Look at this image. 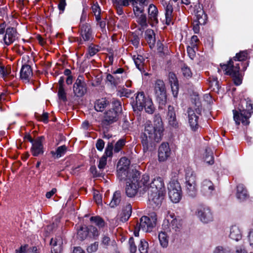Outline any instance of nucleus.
I'll return each mask as SVG.
<instances>
[{
    "label": "nucleus",
    "instance_id": "1",
    "mask_svg": "<svg viewBox=\"0 0 253 253\" xmlns=\"http://www.w3.org/2000/svg\"><path fill=\"white\" fill-rule=\"evenodd\" d=\"M139 175L137 172L132 174V179H130V182H127L126 187V195L129 197H133L139 192L140 194H143L147 191V187L146 183L149 180V176L147 174L142 175L140 180L138 179Z\"/></svg>",
    "mask_w": 253,
    "mask_h": 253
},
{
    "label": "nucleus",
    "instance_id": "2",
    "mask_svg": "<svg viewBox=\"0 0 253 253\" xmlns=\"http://www.w3.org/2000/svg\"><path fill=\"white\" fill-rule=\"evenodd\" d=\"M152 127H145L144 132L141 136V143L144 152L152 151L155 147V143L160 142L162 137L153 133Z\"/></svg>",
    "mask_w": 253,
    "mask_h": 253
},
{
    "label": "nucleus",
    "instance_id": "3",
    "mask_svg": "<svg viewBox=\"0 0 253 253\" xmlns=\"http://www.w3.org/2000/svg\"><path fill=\"white\" fill-rule=\"evenodd\" d=\"M121 111L122 106L120 103L118 101L115 102L114 106L104 113L100 124L101 126L107 128L110 125L117 122Z\"/></svg>",
    "mask_w": 253,
    "mask_h": 253
},
{
    "label": "nucleus",
    "instance_id": "4",
    "mask_svg": "<svg viewBox=\"0 0 253 253\" xmlns=\"http://www.w3.org/2000/svg\"><path fill=\"white\" fill-rule=\"evenodd\" d=\"M163 229L172 235H176L179 233L182 228L181 220L176 218L174 214H170L164 221L163 224Z\"/></svg>",
    "mask_w": 253,
    "mask_h": 253
},
{
    "label": "nucleus",
    "instance_id": "5",
    "mask_svg": "<svg viewBox=\"0 0 253 253\" xmlns=\"http://www.w3.org/2000/svg\"><path fill=\"white\" fill-rule=\"evenodd\" d=\"M202 108L200 102H196L192 108H189L187 110L188 123L191 129L195 131L199 127V118L201 115Z\"/></svg>",
    "mask_w": 253,
    "mask_h": 253
},
{
    "label": "nucleus",
    "instance_id": "6",
    "mask_svg": "<svg viewBox=\"0 0 253 253\" xmlns=\"http://www.w3.org/2000/svg\"><path fill=\"white\" fill-rule=\"evenodd\" d=\"M246 109L233 110V119L237 125H239L241 123L243 125H248L250 123L249 118L251 116L252 112L251 110L253 109V105L251 103L247 106Z\"/></svg>",
    "mask_w": 253,
    "mask_h": 253
},
{
    "label": "nucleus",
    "instance_id": "7",
    "mask_svg": "<svg viewBox=\"0 0 253 253\" xmlns=\"http://www.w3.org/2000/svg\"><path fill=\"white\" fill-rule=\"evenodd\" d=\"M157 220V215L154 212L151 213L150 217L143 216L140 218V222L137 223L138 229L145 232H151L156 226Z\"/></svg>",
    "mask_w": 253,
    "mask_h": 253
},
{
    "label": "nucleus",
    "instance_id": "8",
    "mask_svg": "<svg viewBox=\"0 0 253 253\" xmlns=\"http://www.w3.org/2000/svg\"><path fill=\"white\" fill-rule=\"evenodd\" d=\"M154 89L157 100L160 104H165L167 101V95L164 82L160 80H157L155 83Z\"/></svg>",
    "mask_w": 253,
    "mask_h": 253
},
{
    "label": "nucleus",
    "instance_id": "9",
    "mask_svg": "<svg viewBox=\"0 0 253 253\" xmlns=\"http://www.w3.org/2000/svg\"><path fill=\"white\" fill-rule=\"evenodd\" d=\"M74 95L78 97L83 96L87 91L86 84L83 76H79L73 85Z\"/></svg>",
    "mask_w": 253,
    "mask_h": 253
},
{
    "label": "nucleus",
    "instance_id": "10",
    "mask_svg": "<svg viewBox=\"0 0 253 253\" xmlns=\"http://www.w3.org/2000/svg\"><path fill=\"white\" fill-rule=\"evenodd\" d=\"M146 183L147 187V191L152 192H165V187L163 178L160 176H157L153 179L151 183L148 185Z\"/></svg>",
    "mask_w": 253,
    "mask_h": 253
},
{
    "label": "nucleus",
    "instance_id": "11",
    "mask_svg": "<svg viewBox=\"0 0 253 253\" xmlns=\"http://www.w3.org/2000/svg\"><path fill=\"white\" fill-rule=\"evenodd\" d=\"M148 126H151L152 127V133L157 134V135H160L161 137H162L164 127L162 118L160 114H158L155 115L153 125L151 124L150 122L146 123L145 127Z\"/></svg>",
    "mask_w": 253,
    "mask_h": 253
},
{
    "label": "nucleus",
    "instance_id": "12",
    "mask_svg": "<svg viewBox=\"0 0 253 253\" xmlns=\"http://www.w3.org/2000/svg\"><path fill=\"white\" fill-rule=\"evenodd\" d=\"M150 205L153 209H159L164 199L165 192H148Z\"/></svg>",
    "mask_w": 253,
    "mask_h": 253
},
{
    "label": "nucleus",
    "instance_id": "13",
    "mask_svg": "<svg viewBox=\"0 0 253 253\" xmlns=\"http://www.w3.org/2000/svg\"><path fill=\"white\" fill-rule=\"evenodd\" d=\"M147 98L145 96L143 92H138L135 97V100L132 104L133 111L137 112V113H139L142 111L144 105L147 101Z\"/></svg>",
    "mask_w": 253,
    "mask_h": 253
},
{
    "label": "nucleus",
    "instance_id": "14",
    "mask_svg": "<svg viewBox=\"0 0 253 253\" xmlns=\"http://www.w3.org/2000/svg\"><path fill=\"white\" fill-rule=\"evenodd\" d=\"M197 214L201 220L204 223H208L212 220V214L208 207H200L198 210Z\"/></svg>",
    "mask_w": 253,
    "mask_h": 253
},
{
    "label": "nucleus",
    "instance_id": "15",
    "mask_svg": "<svg viewBox=\"0 0 253 253\" xmlns=\"http://www.w3.org/2000/svg\"><path fill=\"white\" fill-rule=\"evenodd\" d=\"M221 68L225 71L226 75H236L239 74L240 66L239 64L235 65L233 64L232 59L230 60L227 64H220Z\"/></svg>",
    "mask_w": 253,
    "mask_h": 253
},
{
    "label": "nucleus",
    "instance_id": "16",
    "mask_svg": "<svg viewBox=\"0 0 253 253\" xmlns=\"http://www.w3.org/2000/svg\"><path fill=\"white\" fill-rule=\"evenodd\" d=\"M170 155V149L168 143H163L161 144L158 150V158L159 161L164 162L167 160Z\"/></svg>",
    "mask_w": 253,
    "mask_h": 253
},
{
    "label": "nucleus",
    "instance_id": "17",
    "mask_svg": "<svg viewBox=\"0 0 253 253\" xmlns=\"http://www.w3.org/2000/svg\"><path fill=\"white\" fill-rule=\"evenodd\" d=\"M17 33L16 29L12 27H9L6 29L5 34L3 38L4 43L9 45L13 43L17 38Z\"/></svg>",
    "mask_w": 253,
    "mask_h": 253
},
{
    "label": "nucleus",
    "instance_id": "18",
    "mask_svg": "<svg viewBox=\"0 0 253 253\" xmlns=\"http://www.w3.org/2000/svg\"><path fill=\"white\" fill-rule=\"evenodd\" d=\"M42 136L38 137L32 143V147L31 151L34 156L37 157L43 153V145L42 144Z\"/></svg>",
    "mask_w": 253,
    "mask_h": 253
},
{
    "label": "nucleus",
    "instance_id": "19",
    "mask_svg": "<svg viewBox=\"0 0 253 253\" xmlns=\"http://www.w3.org/2000/svg\"><path fill=\"white\" fill-rule=\"evenodd\" d=\"M163 5L164 6L165 11L166 23L169 25L171 22L173 17V6L170 1L169 2L163 1Z\"/></svg>",
    "mask_w": 253,
    "mask_h": 253
},
{
    "label": "nucleus",
    "instance_id": "20",
    "mask_svg": "<svg viewBox=\"0 0 253 253\" xmlns=\"http://www.w3.org/2000/svg\"><path fill=\"white\" fill-rule=\"evenodd\" d=\"M169 79L170 84L171 91L174 97H176L179 90L178 81L175 74L170 72L169 74Z\"/></svg>",
    "mask_w": 253,
    "mask_h": 253
},
{
    "label": "nucleus",
    "instance_id": "21",
    "mask_svg": "<svg viewBox=\"0 0 253 253\" xmlns=\"http://www.w3.org/2000/svg\"><path fill=\"white\" fill-rule=\"evenodd\" d=\"M196 19L194 20L197 21L201 25H205L208 20V17L206 14L203 8L200 5L196 7L195 10Z\"/></svg>",
    "mask_w": 253,
    "mask_h": 253
},
{
    "label": "nucleus",
    "instance_id": "22",
    "mask_svg": "<svg viewBox=\"0 0 253 253\" xmlns=\"http://www.w3.org/2000/svg\"><path fill=\"white\" fill-rule=\"evenodd\" d=\"M110 106V102L106 98L99 99L94 103V109L97 112H103Z\"/></svg>",
    "mask_w": 253,
    "mask_h": 253
},
{
    "label": "nucleus",
    "instance_id": "23",
    "mask_svg": "<svg viewBox=\"0 0 253 253\" xmlns=\"http://www.w3.org/2000/svg\"><path fill=\"white\" fill-rule=\"evenodd\" d=\"M81 35L84 41H89L93 39L92 30L89 24H83L81 26Z\"/></svg>",
    "mask_w": 253,
    "mask_h": 253
},
{
    "label": "nucleus",
    "instance_id": "24",
    "mask_svg": "<svg viewBox=\"0 0 253 253\" xmlns=\"http://www.w3.org/2000/svg\"><path fill=\"white\" fill-rule=\"evenodd\" d=\"M33 76V72L31 66L27 64L23 65L20 70V78L29 82Z\"/></svg>",
    "mask_w": 253,
    "mask_h": 253
},
{
    "label": "nucleus",
    "instance_id": "25",
    "mask_svg": "<svg viewBox=\"0 0 253 253\" xmlns=\"http://www.w3.org/2000/svg\"><path fill=\"white\" fill-rule=\"evenodd\" d=\"M167 118L170 126L174 127L177 126L178 123L176 121L175 113L173 106H169Z\"/></svg>",
    "mask_w": 253,
    "mask_h": 253
},
{
    "label": "nucleus",
    "instance_id": "26",
    "mask_svg": "<svg viewBox=\"0 0 253 253\" xmlns=\"http://www.w3.org/2000/svg\"><path fill=\"white\" fill-rule=\"evenodd\" d=\"M133 59L137 68L142 73H144L145 75H148V74L147 73H145V65L144 64L145 59L144 57L140 55H137V56L134 55L133 56Z\"/></svg>",
    "mask_w": 253,
    "mask_h": 253
},
{
    "label": "nucleus",
    "instance_id": "27",
    "mask_svg": "<svg viewBox=\"0 0 253 253\" xmlns=\"http://www.w3.org/2000/svg\"><path fill=\"white\" fill-rule=\"evenodd\" d=\"M158 11L157 8L153 4H151L148 8L149 19L152 22L151 24H157Z\"/></svg>",
    "mask_w": 253,
    "mask_h": 253
},
{
    "label": "nucleus",
    "instance_id": "28",
    "mask_svg": "<svg viewBox=\"0 0 253 253\" xmlns=\"http://www.w3.org/2000/svg\"><path fill=\"white\" fill-rule=\"evenodd\" d=\"M106 80L110 84L116 86L123 81V76L121 75H116L114 73H113L112 75L108 74H107Z\"/></svg>",
    "mask_w": 253,
    "mask_h": 253
},
{
    "label": "nucleus",
    "instance_id": "29",
    "mask_svg": "<svg viewBox=\"0 0 253 253\" xmlns=\"http://www.w3.org/2000/svg\"><path fill=\"white\" fill-rule=\"evenodd\" d=\"M132 212V206L130 204H127L123 210L120 214V221L123 222L126 221L129 218Z\"/></svg>",
    "mask_w": 253,
    "mask_h": 253
},
{
    "label": "nucleus",
    "instance_id": "30",
    "mask_svg": "<svg viewBox=\"0 0 253 253\" xmlns=\"http://www.w3.org/2000/svg\"><path fill=\"white\" fill-rule=\"evenodd\" d=\"M237 198L241 201H244L249 197L246 189L242 184H239L237 186Z\"/></svg>",
    "mask_w": 253,
    "mask_h": 253
},
{
    "label": "nucleus",
    "instance_id": "31",
    "mask_svg": "<svg viewBox=\"0 0 253 253\" xmlns=\"http://www.w3.org/2000/svg\"><path fill=\"white\" fill-rule=\"evenodd\" d=\"M242 233L239 228L236 226H232L230 229L229 237L233 240L238 241L242 238Z\"/></svg>",
    "mask_w": 253,
    "mask_h": 253
},
{
    "label": "nucleus",
    "instance_id": "32",
    "mask_svg": "<svg viewBox=\"0 0 253 253\" xmlns=\"http://www.w3.org/2000/svg\"><path fill=\"white\" fill-rule=\"evenodd\" d=\"M11 70L10 66L4 68L3 66L0 67V74L5 81L11 80L14 78L13 75H11Z\"/></svg>",
    "mask_w": 253,
    "mask_h": 253
},
{
    "label": "nucleus",
    "instance_id": "33",
    "mask_svg": "<svg viewBox=\"0 0 253 253\" xmlns=\"http://www.w3.org/2000/svg\"><path fill=\"white\" fill-rule=\"evenodd\" d=\"M51 253H60L62 251L61 243L56 238H52L50 240Z\"/></svg>",
    "mask_w": 253,
    "mask_h": 253
},
{
    "label": "nucleus",
    "instance_id": "34",
    "mask_svg": "<svg viewBox=\"0 0 253 253\" xmlns=\"http://www.w3.org/2000/svg\"><path fill=\"white\" fill-rule=\"evenodd\" d=\"M145 39L148 42L150 47H152L155 43V34L154 31L151 29H148L145 31Z\"/></svg>",
    "mask_w": 253,
    "mask_h": 253
},
{
    "label": "nucleus",
    "instance_id": "35",
    "mask_svg": "<svg viewBox=\"0 0 253 253\" xmlns=\"http://www.w3.org/2000/svg\"><path fill=\"white\" fill-rule=\"evenodd\" d=\"M131 174L129 173L128 170L123 169L122 168H118L117 176L120 180H125L127 178L130 179Z\"/></svg>",
    "mask_w": 253,
    "mask_h": 253
},
{
    "label": "nucleus",
    "instance_id": "36",
    "mask_svg": "<svg viewBox=\"0 0 253 253\" xmlns=\"http://www.w3.org/2000/svg\"><path fill=\"white\" fill-rule=\"evenodd\" d=\"M121 192L119 191H117L114 193L112 200L109 204L111 208H114L120 204L121 200Z\"/></svg>",
    "mask_w": 253,
    "mask_h": 253
},
{
    "label": "nucleus",
    "instance_id": "37",
    "mask_svg": "<svg viewBox=\"0 0 253 253\" xmlns=\"http://www.w3.org/2000/svg\"><path fill=\"white\" fill-rule=\"evenodd\" d=\"M214 190L213 183L210 180L206 179L202 182V190L204 192L211 193Z\"/></svg>",
    "mask_w": 253,
    "mask_h": 253
},
{
    "label": "nucleus",
    "instance_id": "38",
    "mask_svg": "<svg viewBox=\"0 0 253 253\" xmlns=\"http://www.w3.org/2000/svg\"><path fill=\"white\" fill-rule=\"evenodd\" d=\"M88 231L87 226H82L78 230L77 232V237L80 240L83 241L86 238L88 235Z\"/></svg>",
    "mask_w": 253,
    "mask_h": 253
},
{
    "label": "nucleus",
    "instance_id": "39",
    "mask_svg": "<svg viewBox=\"0 0 253 253\" xmlns=\"http://www.w3.org/2000/svg\"><path fill=\"white\" fill-rule=\"evenodd\" d=\"M67 147L65 145L58 147L56 151H51V154L53 156L56 155V158H58L63 156L67 151Z\"/></svg>",
    "mask_w": 253,
    "mask_h": 253
},
{
    "label": "nucleus",
    "instance_id": "40",
    "mask_svg": "<svg viewBox=\"0 0 253 253\" xmlns=\"http://www.w3.org/2000/svg\"><path fill=\"white\" fill-rule=\"evenodd\" d=\"M144 108L148 114H152L154 112L155 109L151 99L147 98V101L144 105Z\"/></svg>",
    "mask_w": 253,
    "mask_h": 253
},
{
    "label": "nucleus",
    "instance_id": "41",
    "mask_svg": "<svg viewBox=\"0 0 253 253\" xmlns=\"http://www.w3.org/2000/svg\"><path fill=\"white\" fill-rule=\"evenodd\" d=\"M166 231L161 232L159 233L158 238L161 245L163 247H167L168 245V239L166 233Z\"/></svg>",
    "mask_w": 253,
    "mask_h": 253
},
{
    "label": "nucleus",
    "instance_id": "42",
    "mask_svg": "<svg viewBox=\"0 0 253 253\" xmlns=\"http://www.w3.org/2000/svg\"><path fill=\"white\" fill-rule=\"evenodd\" d=\"M196 184H186V190L187 194L191 197H195L197 194Z\"/></svg>",
    "mask_w": 253,
    "mask_h": 253
},
{
    "label": "nucleus",
    "instance_id": "43",
    "mask_svg": "<svg viewBox=\"0 0 253 253\" xmlns=\"http://www.w3.org/2000/svg\"><path fill=\"white\" fill-rule=\"evenodd\" d=\"M186 184H196V175L193 171H188L186 174Z\"/></svg>",
    "mask_w": 253,
    "mask_h": 253
},
{
    "label": "nucleus",
    "instance_id": "44",
    "mask_svg": "<svg viewBox=\"0 0 253 253\" xmlns=\"http://www.w3.org/2000/svg\"><path fill=\"white\" fill-rule=\"evenodd\" d=\"M130 164V161L126 157H123L118 162V168H122L123 169L128 170Z\"/></svg>",
    "mask_w": 253,
    "mask_h": 253
},
{
    "label": "nucleus",
    "instance_id": "45",
    "mask_svg": "<svg viewBox=\"0 0 253 253\" xmlns=\"http://www.w3.org/2000/svg\"><path fill=\"white\" fill-rule=\"evenodd\" d=\"M90 221L95 223L99 228H102L105 225L104 220L98 216H92L90 218Z\"/></svg>",
    "mask_w": 253,
    "mask_h": 253
},
{
    "label": "nucleus",
    "instance_id": "46",
    "mask_svg": "<svg viewBox=\"0 0 253 253\" xmlns=\"http://www.w3.org/2000/svg\"><path fill=\"white\" fill-rule=\"evenodd\" d=\"M169 197L171 201L173 203H178L181 197V192L171 191L169 193Z\"/></svg>",
    "mask_w": 253,
    "mask_h": 253
},
{
    "label": "nucleus",
    "instance_id": "47",
    "mask_svg": "<svg viewBox=\"0 0 253 253\" xmlns=\"http://www.w3.org/2000/svg\"><path fill=\"white\" fill-rule=\"evenodd\" d=\"M204 160L209 165H212L214 163L212 152L211 150L206 149Z\"/></svg>",
    "mask_w": 253,
    "mask_h": 253
},
{
    "label": "nucleus",
    "instance_id": "48",
    "mask_svg": "<svg viewBox=\"0 0 253 253\" xmlns=\"http://www.w3.org/2000/svg\"><path fill=\"white\" fill-rule=\"evenodd\" d=\"M138 250L140 253H148V244L144 239L140 240Z\"/></svg>",
    "mask_w": 253,
    "mask_h": 253
},
{
    "label": "nucleus",
    "instance_id": "49",
    "mask_svg": "<svg viewBox=\"0 0 253 253\" xmlns=\"http://www.w3.org/2000/svg\"><path fill=\"white\" fill-rule=\"evenodd\" d=\"M92 9L96 21H99L101 20V9L98 4L97 3L94 4L92 6Z\"/></svg>",
    "mask_w": 253,
    "mask_h": 253
},
{
    "label": "nucleus",
    "instance_id": "50",
    "mask_svg": "<svg viewBox=\"0 0 253 253\" xmlns=\"http://www.w3.org/2000/svg\"><path fill=\"white\" fill-rule=\"evenodd\" d=\"M248 52L247 51H242L239 53H237L236 56L233 57V59L235 61H244L247 58Z\"/></svg>",
    "mask_w": 253,
    "mask_h": 253
},
{
    "label": "nucleus",
    "instance_id": "51",
    "mask_svg": "<svg viewBox=\"0 0 253 253\" xmlns=\"http://www.w3.org/2000/svg\"><path fill=\"white\" fill-rule=\"evenodd\" d=\"M181 72L184 77L189 79L191 78L192 73L190 69L186 65H184L181 68Z\"/></svg>",
    "mask_w": 253,
    "mask_h": 253
},
{
    "label": "nucleus",
    "instance_id": "52",
    "mask_svg": "<svg viewBox=\"0 0 253 253\" xmlns=\"http://www.w3.org/2000/svg\"><path fill=\"white\" fill-rule=\"evenodd\" d=\"M126 141L124 139H121L119 140L115 145L114 146V152L115 153L119 152L125 146Z\"/></svg>",
    "mask_w": 253,
    "mask_h": 253
},
{
    "label": "nucleus",
    "instance_id": "53",
    "mask_svg": "<svg viewBox=\"0 0 253 253\" xmlns=\"http://www.w3.org/2000/svg\"><path fill=\"white\" fill-rule=\"evenodd\" d=\"M138 23L142 29L146 28L148 26L146 16L145 14H141L138 19Z\"/></svg>",
    "mask_w": 253,
    "mask_h": 253
},
{
    "label": "nucleus",
    "instance_id": "54",
    "mask_svg": "<svg viewBox=\"0 0 253 253\" xmlns=\"http://www.w3.org/2000/svg\"><path fill=\"white\" fill-rule=\"evenodd\" d=\"M35 117L36 118L44 123L47 124L48 122V113H43L42 115H40L38 113L35 114Z\"/></svg>",
    "mask_w": 253,
    "mask_h": 253
},
{
    "label": "nucleus",
    "instance_id": "55",
    "mask_svg": "<svg viewBox=\"0 0 253 253\" xmlns=\"http://www.w3.org/2000/svg\"><path fill=\"white\" fill-rule=\"evenodd\" d=\"M157 50L159 53L163 55L168 54L169 53L168 47L164 46V45L160 42L157 43Z\"/></svg>",
    "mask_w": 253,
    "mask_h": 253
},
{
    "label": "nucleus",
    "instance_id": "56",
    "mask_svg": "<svg viewBox=\"0 0 253 253\" xmlns=\"http://www.w3.org/2000/svg\"><path fill=\"white\" fill-rule=\"evenodd\" d=\"M113 144L112 143H109L106 148L105 154L103 156H105L106 158L111 157L113 154Z\"/></svg>",
    "mask_w": 253,
    "mask_h": 253
},
{
    "label": "nucleus",
    "instance_id": "57",
    "mask_svg": "<svg viewBox=\"0 0 253 253\" xmlns=\"http://www.w3.org/2000/svg\"><path fill=\"white\" fill-rule=\"evenodd\" d=\"M88 228V233H90V235L92 236L94 238L97 237L99 233L96 227L92 225L87 226Z\"/></svg>",
    "mask_w": 253,
    "mask_h": 253
},
{
    "label": "nucleus",
    "instance_id": "58",
    "mask_svg": "<svg viewBox=\"0 0 253 253\" xmlns=\"http://www.w3.org/2000/svg\"><path fill=\"white\" fill-rule=\"evenodd\" d=\"M58 96L59 99L62 100L64 102L67 101L66 93L64 88L59 87Z\"/></svg>",
    "mask_w": 253,
    "mask_h": 253
},
{
    "label": "nucleus",
    "instance_id": "59",
    "mask_svg": "<svg viewBox=\"0 0 253 253\" xmlns=\"http://www.w3.org/2000/svg\"><path fill=\"white\" fill-rule=\"evenodd\" d=\"M112 1L114 6H127L129 5L128 0H112Z\"/></svg>",
    "mask_w": 253,
    "mask_h": 253
},
{
    "label": "nucleus",
    "instance_id": "60",
    "mask_svg": "<svg viewBox=\"0 0 253 253\" xmlns=\"http://www.w3.org/2000/svg\"><path fill=\"white\" fill-rule=\"evenodd\" d=\"M214 253H232L231 250L228 248H223L221 246H218L216 248Z\"/></svg>",
    "mask_w": 253,
    "mask_h": 253
},
{
    "label": "nucleus",
    "instance_id": "61",
    "mask_svg": "<svg viewBox=\"0 0 253 253\" xmlns=\"http://www.w3.org/2000/svg\"><path fill=\"white\" fill-rule=\"evenodd\" d=\"M98 248V242H95L89 245L86 249L87 252L89 253H92L96 252Z\"/></svg>",
    "mask_w": 253,
    "mask_h": 253
},
{
    "label": "nucleus",
    "instance_id": "62",
    "mask_svg": "<svg viewBox=\"0 0 253 253\" xmlns=\"http://www.w3.org/2000/svg\"><path fill=\"white\" fill-rule=\"evenodd\" d=\"M107 164V158L102 156L99 160L98 167L100 170H103Z\"/></svg>",
    "mask_w": 253,
    "mask_h": 253
},
{
    "label": "nucleus",
    "instance_id": "63",
    "mask_svg": "<svg viewBox=\"0 0 253 253\" xmlns=\"http://www.w3.org/2000/svg\"><path fill=\"white\" fill-rule=\"evenodd\" d=\"M195 49H197V47H194L193 46H188L187 48L188 54L191 59H193L195 56Z\"/></svg>",
    "mask_w": 253,
    "mask_h": 253
},
{
    "label": "nucleus",
    "instance_id": "64",
    "mask_svg": "<svg viewBox=\"0 0 253 253\" xmlns=\"http://www.w3.org/2000/svg\"><path fill=\"white\" fill-rule=\"evenodd\" d=\"M129 250L131 253H135L137 250L136 246L135 245L133 237H131L129 240Z\"/></svg>",
    "mask_w": 253,
    "mask_h": 253
}]
</instances>
